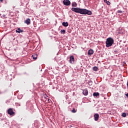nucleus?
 <instances>
[{"label": "nucleus", "mask_w": 128, "mask_h": 128, "mask_svg": "<svg viewBox=\"0 0 128 128\" xmlns=\"http://www.w3.org/2000/svg\"><path fill=\"white\" fill-rule=\"evenodd\" d=\"M72 12H76L77 14H88V16H92V12L90 10H88L86 8H71Z\"/></svg>", "instance_id": "obj_1"}, {"label": "nucleus", "mask_w": 128, "mask_h": 128, "mask_svg": "<svg viewBox=\"0 0 128 128\" xmlns=\"http://www.w3.org/2000/svg\"><path fill=\"white\" fill-rule=\"evenodd\" d=\"M114 38L110 37L108 38L106 42V47L110 48V46H112V44H114Z\"/></svg>", "instance_id": "obj_2"}, {"label": "nucleus", "mask_w": 128, "mask_h": 128, "mask_svg": "<svg viewBox=\"0 0 128 128\" xmlns=\"http://www.w3.org/2000/svg\"><path fill=\"white\" fill-rule=\"evenodd\" d=\"M33 126H35V128H40V122L38 120H36L34 122V124H32Z\"/></svg>", "instance_id": "obj_3"}, {"label": "nucleus", "mask_w": 128, "mask_h": 128, "mask_svg": "<svg viewBox=\"0 0 128 128\" xmlns=\"http://www.w3.org/2000/svg\"><path fill=\"white\" fill-rule=\"evenodd\" d=\"M63 4H64V6H70V0H64Z\"/></svg>", "instance_id": "obj_4"}, {"label": "nucleus", "mask_w": 128, "mask_h": 128, "mask_svg": "<svg viewBox=\"0 0 128 128\" xmlns=\"http://www.w3.org/2000/svg\"><path fill=\"white\" fill-rule=\"evenodd\" d=\"M8 114H10V116H14V112L12 110V108H10L8 110Z\"/></svg>", "instance_id": "obj_5"}, {"label": "nucleus", "mask_w": 128, "mask_h": 128, "mask_svg": "<svg viewBox=\"0 0 128 128\" xmlns=\"http://www.w3.org/2000/svg\"><path fill=\"white\" fill-rule=\"evenodd\" d=\"M98 118H100V114H98L96 113L94 114V120L96 122H98Z\"/></svg>", "instance_id": "obj_6"}, {"label": "nucleus", "mask_w": 128, "mask_h": 128, "mask_svg": "<svg viewBox=\"0 0 128 128\" xmlns=\"http://www.w3.org/2000/svg\"><path fill=\"white\" fill-rule=\"evenodd\" d=\"M70 64H74V56H72L70 57Z\"/></svg>", "instance_id": "obj_7"}, {"label": "nucleus", "mask_w": 128, "mask_h": 128, "mask_svg": "<svg viewBox=\"0 0 128 128\" xmlns=\"http://www.w3.org/2000/svg\"><path fill=\"white\" fill-rule=\"evenodd\" d=\"M93 96L94 98H98V96H100V93L98 92H94L93 94Z\"/></svg>", "instance_id": "obj_8"}, {"label": "nucleus", "mask_w": 128, "mask_h": 128, "mask_svg": "<svg viewBox=\"0 0 128 128\" xmlns=\"http://www.w3.org/2000/svg\"><path fill=\"white\" fill-rule=\"evenodd\" d=\"M82 94L84 96H88V90L85 89L83 90Z\"/></svg>", "instance_id": "obj_9"}, {"label": "nucleus", "mask_w": 128, "mask_h": 128, "mask_svg": "<svg viewBox=\"0 0 128 128\" xmlns=\"http://www.w3.org/2000/svg\"><path fill=\"white\" fill-rule=\"evenodd\" d=\"M88 56H92V54H94V50L92 49H90L88 50Z\"/></svg>", "instance_id": "obj_10"}, {"label": "nucleus", "mask_w": 128, "mask_h": 128, "mask_svg": "<svg viewBox=\"0 0 128 128\" xmlns=\"http://www.w3.org/2000/svg\"><path fill=\"white\" fill-rule=\"evenodd\" d=\"M26 24H30V19L28 18L24 21Z\"/></svg>", "instance_id": "obj_11"}, {"label": "nucleus", "mask_w": 128, "mask_h": 128, "mask_svg": "<svg viewBox=\"0 0 128 128\" xmlns=\"http://www.w3.org/2000/svg\"><path fill=\"white\" fill-rule=\"evenodd\" d=\"M62 26H64L65 28H66V26H68V22H62Z\"/></svg>", "instance_id": "obj_12"}, {"label": "nucleus", "mask_w": 128, "mask_h": 128, "mask_svg": "<svg viewBox=\"0 0 128 128\" xmlns=\"http://www.w3.org/2000/svg\"><path fill=\"white\" fill-rule=\"evenodd\" d=\"M16 32H18V34H20V32H24V30H22L20 28H18L16 30Z\"/></svg>", "instance_id": "obj_13"}, {"label": "nucleus", "mask_w": 128, "mask_h": 128, "mask_svg": "<svg viewBox=\"0 0 128 128\" xmlns=\"http://www.w3.org/2000/svg\"><path fill=\"white\" fill-rule=\"evenodd\" d=\"M26 106H27V110H30L32 106V104L30 102H28L26 103Z\"/></svg>", "instance_id": "obj_14"}, {"label": "nucleus", "mask_w": 128, "mask_h": 128, "mask_svg": "<svg viewBox=\"0 0 128 128\" xmlns=\"http://www.w3.org/2000/svg\"><path fill=\"white\" fill-rule=\"evenodd\" d=\"M32 58L33 60H36L38 58V54H34L32 56Z\"/></svg>", "instance_id": "obj_15"}, {"label": "nucleus", "mask_w": 128, "mask_h": 128, "mask_svg": "<svg viewBox=\"0 0 128 128\" xmlns=\"http://www.w3.org/2000/svg\"><path fill=\"white\" fill-rule=\"evenodd\" d=\"M42 98H44V100L45 102H46V100H48V96H46V94L44 95L43 96V97H42Z\"/></svg>", "instance_id": "obj_16"}, {"label": "nucleus", "mask_w": 128, "mask_h": 128, "mask_svg": "<svg viewBox=\"0 0 128 128\" xmlns=\"http://www.w3.org/2000/svg\"><path fill=\"white\" fill-rule=\"evenodd\" d=\"M92 70L94 72H98V68L97 66H95L93 67Z\"/></svg>", "instance_id": "obj_17"}, {"label": "nucleus", "mask_w": 128, "mask_h": 128, "mask_svg": "<svg viewBox=\"0 0 128 128\" xmlns=\"http://www.w3.org/2000/svg\"><path fill=\"white\" fill-rule=\"evenodd\" d=\"M72 6L73 7H76L78 6V4L76 2H72Z\"/></svg>", "instance_id": "obj_18"}, {"label": "nucleus", "mask_w": 128, "mask_h": 128, "mask_svg": "<svg viewBox=\"0 0 128 128\" xmlns=\"http://www.w3.org/2000/svg\"><path fill=\"white\" fill-rule=\"evenodd\" d=\"M88 86H92V81L91 80H88Z\"/></svg>", "instance_id": "obj_19"}, {"label": "nucleus", "mask_w": 128, "mask_h": 128, "mask_svg": "<svg viewBox=\"0 0 128 128\" xmlns=\"http://www.w3.org/2000/svg\"><path fill=\"white\" fill-rule=\"evenodd\" d=\"M60 34H66V30H61Z\"/></svg>", "instance_id": "obj_20"}, {"label": "nucleus", "mask_w": 128, "mask_h": 128, "mask_svg": "<svg viewBox=\"0 0 128 128\" xmlns=\"http://www.w3.org/2000/svg\"><path fill=\"white\" fill-rule=\"evenodd\" d=\"M122 116L126 118V112H123L122 114Z\"/></svg>", "instance_id": "obj_21"}, {"label": "nucleus", "mask_w": 128, "mask_h": 128, "mask_svg": "<svg viewBox=\"0 0 128 128\" xmlns=\"http://www.w3.org/2000/svg\"><path fill=\"white\" fill-rule=\"evenodd\" d=\"M72 112H73L74 114L76 112V110L74 109V108H73L72 110Z\"/></svg>", "instance_id": "obj_22"}, {"label": "nucleus", "mask_w": 128, "mask_h": 128, "mask_svg": "<svg viewBox=\"0 0 128 128\" xmlns=\"http://www.w3.org/2000/svg\"><path fill=\"white\" fill-rule=\"evenodd\" d=\"M104 2H106V4L110 6V1H106Z\"/></svg>", "instance_id": "obj_23"}, {"label": "nucleus", "mask_w": 128, "mask_h": 128, "mask_svg": "<svg viewBox=\"0 0 128 128\" xmlns=\"http://www.w3.org/2000/svg\"><path fill=\"white\" fill-rule=\"evenodd\" d=\"M22 98V95H20L18 96V100H20V98Z\"/></svg>", "instance_id": "obj_24"}, {"label": "nucleus", "mask_w": 128, "mask_h": 128, "mask_svg": "<svg viewBox=\"0 0 128 128\" xmlns=\"http://www.w3.org/2000/svg\"><path fill=\"white\" fill-rule=\"evenodd\" d=\"M118 14H122V12H122V11L120 10H118Z\"/></svg>", "instance_id": "obj_25"}, {"label": "nucleus", "mask_w": 128, "mask_h": 128, "mask_svg": "<svg viewBox=\"0 0 128 128\" xmlns=\"http://www.w3.org/2000/svg\"><path fill=\"white\" fill-rule=\"evenodd\" d=\"M114 52H116V54H118V50H115L114 51Z\"/></svg>", "instance_id": "obj_26"}, {"label": "nucleus", "mask_w": 128, "mask_h": 128, "mask_svg": "<svg viewBox=\"0 0 128 128\" xmlns=\"http://www.w3.org/2000/svg\"><path fill=\"white\" fill-rule=\"evenodd\" d=\"M47 100H48V102H52V100H50V98H48Z\"/></svg>", "instance_id": "obj_27"}, {"label": "nucleus", "mask_w": 128, "mask_h": 128, "mask_svg": "<svg viewBox=\"0 0 128 128\" xmlns=\"http://www.w3.org/2000/svg\"><path fill=\"white\" fill-rule=\"evenodd\" d=\"M6 120V118H2L1 119H0V120H2H2Z\"/></svg>", "instance_id": "obj_28"}, {"label": "nucleus", "mask_w": 128, "mask_h": 128, "mask_svg": "<svg viewBox=\"0 0 128 128\" xmlns=\"http://www.w3.org/2000/svg\"><path fill=\"white\" fill-rule=\"evenodd\" d=\"M4 94V92H2V91L0 90V94Z\"/></svg>", "instance_id": "obj_29"}, {"label": "nucleus", "mask_w": 128, "mask_h": 128, "mask_svg": "<svg viewBox=\"0 0 128 128\" xmlns=\"http://www.w3.org/2000/svg\"><path fill=\"white\" fill-rule=\"evenodd\" d=\"M127 98H128V93L126 94H125Z\"/></svg>", "instance_id": "obj_30"}, {"label": "nucleus", "mask_w": 128, "mask_h": 128, "mask_svg": "<svg viewBox=\"0 0 128 128\" xmlns=\"http://www.w3.org/2000/svg\"><path fill=\"white\" fill-rule=\"evenodd\" d=\"M16 106H18V103H16Z\"/></svg>", "instance_id": "obj_31"}, {"label": "nucleus", "mask_w": 128, "mask_h": 128, "mask_svg": "<svg viewBox=\"0 0 128 128\" xmlns=\"http://www.w3.org/2000/svg\"><path fill=\"white\" fill-rule=\"evenodd\" d=\"M104 0V2L108 1V0Z\"/></svg>", "instance_id": "obj_32"}, {"label": "nucleus", "mask_w": 128, "mask_h": 128, "mask_svg": "<svg viewBox=\"0 0 128 128\" xmlns=\"http://www.w3.org/2000/svg\"><path fill=\"white\" fill-rule=\"evenodd\" d=\"M4 0H0V2H3Z\"/></svg>", "instance_id": "obj_33"}, {"label": "nucleus", "mask_w": 128, "mask_h": 128, "mask_svg": "<svg viewBox=\"0 0 128 128\" xmlns=\"http://www.w3.org/2000/svg\"><path fill=\"white\" fill-rule=\"evenodd\" d=\"M3 18H6V15H4Z\"/></svg>", "instance_id": "obj_34"}, {"label": "nucleus", "mask_w": 128, "mask_h": 128, "mask_svg": "<svg viewBox=\"0 0 128 128\" xmlns=\"http://www.w3.org/2000/svg\"><path fill=\"white\" fill-rule=\"evenodd\" d=\"M102 96H104V94H101Z\"/></svg>", "instance_id": "obj_35"}, {"label": "nucleus", "mask_w": 128, "mask_h": 128, "mask_svg": "<svg viewBox=\"0 0 128 128\" xmlns=\"http://www.w3.org/2000/svg\"><path fill=\"white\" fill-rule=\"evenodd\" d=\"M24 74H26V72H24Z\"/></svg>", "instance_id": "obj_36"}, {"label": "nucleus", "mask_w": 128, "mask_h": 128, "mask_svg": "<svg viewBox=\"0 0 128 128\" xmlns=\"http://www.w3.org/2000/svg\"><path fill=\"white\" fill-rule=\"evenodd\" d=\"M115 100H118V98L115 99Z\"/></svg>", "instance_id": "obj_37"}, {"label": "nucleus", "mask_w": 128, "mask_h": 128, "mask_svg": "<svg viewBox=\"0 0 128 128\" xmlns=\"http://www.w3.org/2000/svg\"><path fill=\"white\" fill-rule=\"evenodd\" d=\"M127 50H128V47L127 48Z\"/></svg>", "instance_id": "obj_38"}, {"label": "nucleus", "mask_w": 128, "mask_h": 128, "mask_svg": "<svg viewBox=\"0 0 128 128\" xmlns=\"http://www.w3.org/2000/svg\"><path fill=\"white\" fill-rule=\"evenodd\" d=\"M118 34H120V33L119 32H118Z\"/></svg>", "instance_id": "obj_39"}, {"label": "nucleus", "mask_w": 128, "mask_h": 128, "mask_svg": "<svg viewBox=\"0 0 128 128\" xmlns=\"http://www.w3.org/2000/svg\"><path fill=\"white\" fill-rule=\"evenodd\" d=\"M2 114H0V116H1Z\"/></svg>", "instance_id": "obj_40"}, {"label": "nucleus", "mask_w": 128, "mask_h": 128, "mask_svg": "<svg viewBox=\"0 0 128 128\" xmlns=\"http://www.w3.org/2000/svg\"><path fill=\"white\" fill-rule=\"evenodd\" d=\"M2 114H0V116H1Z\"/></svg>", "instance_id": "obj_41"}, {"label": "nucleus", "mask_w": 128, "mask_h": 128, "mask_svg": "<svg viewBox=\"0 0 128 128\" xmlns=\"http://www.w3.org/2000/svg\"><path fill=\"white\" fill-rule=\"evenodd\" d=\"M2 114H0V116H1Z\"/></svg>", "instance_id": "obj_42"}]
</instances>
